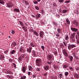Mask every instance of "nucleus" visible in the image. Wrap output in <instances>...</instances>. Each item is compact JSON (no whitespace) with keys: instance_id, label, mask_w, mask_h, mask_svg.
Instances as JSON below:
<instances>
[{"instance_id":"obj_1","label":"nucleus","mask_w":79,"mask_h":79,"mask_svg":"<svg viewBox=\"0 0 79 79\" xmlns=\"http://www.w3.org/2000/svg\"><path fill=\"white\" fill-rule=\"evenodd\" d=\"M35 63L36 66H40L42 64V60L41 59H37L35 60Z\"/></svg>"},{"instance_id":"obj_2","label":"nucleus","mask_w":79,"mask_h":79,"mask_svg":"<svg viewBox=\"0 0 79 79\" xmlns=\"http://www.w3.org/2000/svg\"><path fill=\"white\" fill-rule=\"evenodd\" d=\"M74 47H76V46L74 44H69L68 45V49L70 50L72 48H74Z\"/></svg>"},{"instance_id":"obj_3","label":"nucleus","mask_w":79,"mask_h":79,"mask_svg":"<svg viewBox=\"0 0 79 79\" xmlns=\"http://www.w3.org/2000/svg\"><path fill=\"white\" fill-rule=\"evenodd\" d=\"M19 52L21 53H24L26 52V50L24 48V47L23 46L20 47L19 49Z\"/></svg>"},{"instance_id":"obj_4","label":"nucleus","mask_w":79,"mask_h":79,"mask_svg":"<svg viewBox=\"0 0 79 79\" xmlns=\"http://www.w3.org/2000/svg\"><path fill=\"white\" fill-rule=\"evenodd\" d=\"M6 6L8 8H12L13 6V5L11 2H9L6 4Z\"/></svg>"},{"instance_id":"obj_5","label":"nucleus","mask_w":79,"mask_h":79,"mask_svg":"<svg viewBox=\"0 0 79 79\" xmlns=\"http://www.w3.org/2000/svg\"><path fill=\"white\" fill-rule=\"evenodd\" d=\"M62 53L64 56H68V53H67L66 50L65 49H63L62 50Z\"/></svg>"},{"instance_id":"obj_6","label":"nucleus","mask_w":79,"mask_h":79,"mask_svg":"<svg viewBox=\"0 0 79 79\" xmlns=\"http://www.w3.org/2000/svg\"><path fill=\"white\" fill-rule=\"evenodd\" d=\"M32 50V47L31 46H30L27 49V52H28V53H31Z\"/></svg>"},{"instance_id":"obj_7","label":"nucleus","mask_w":79,"mask_h":79,"mask_svg":"<svg viewBox=\"0 0 79 79\" xmlns=\"http://www.w3.org/2000/svg\"><path fill=\"white\" fill-rule=\"evenodd\" d=\"M39 35L40 37L44 38V32L42 31H41L39 32Z\"/></svg>"},{"instance_id":"obj_8","label":"nucleus","mask_w":79,"mask_h":79,"mask_svg":"<svg viewBox=\"0 0 79 79\" xmlns=\"http://www.w3.org/2000/svg\"><path fill=\"white\" fill-rule=\"evenodd\" d=\"M71 29L72 31L74 32H77L78 31V29L77 28L71 27Z\"/></svg>"},{"instance_id":"obj_9","label":"nucleus","mask_w":79,"mask_h":79,"mask_svg":"<svg viewBox=\"0 0 79 79\" xmlns=\"http://www.w3.org/2000/svg\"><path fill=\"white\" fill-rule=\"evenodd\" d=\"M27 66H24L22 67V72L24 73L26 72V69H27Z\"/></svg>"},{"instance_id":"obj_10","label":"nucleus","mask_w":79,"mask_h":79,"mask_svg":"<svg viewBox=\"0 0 79 79\" xmlns=\"http://www.w3.org/2000/svg\"><path fill=\"white\" fill-rule=\"evenodd\" d=\"M47 59L49 60H52V56L51 55H48L47 56Z\"/></svg>"},{"instance_id":"obj_11","label":"nucleus","mask_w":79,"mask_h":79,"mask_svg":"<svg viewBox=\"0 0 79 79\" xmlns=\"http://www.w3.org/2000/svg\"><path fill=\"white\" fill-rule=\"evenodd\" d=\"M0 60L1 61H3L4 60H5V56H4V55H0Z\"/></svg>"},{"instance_id":"obj_12","label":"nucleus","mask_w":79,"mask_h":79,"mask_svg":"<svg viewBox=\"0 0 79 79\" xmlns=\"http://www.w3.org/2000/svg\"><path fill=\"white\" fill-rule=\"evenodd\" d=\"M44 69L46 71H48L49 69V66L48 65H45L44 66Z\"/></svg>"},{"instance_id":"obj_13","label":"nucleus","mask_w":79,"mask_h":79,"mask_svg":"<svg viewBox=\"0 0 79 79\" xmlns=\"http://www.w3.org/2000/svg\"><path fill=\"white\" fill-rule=\"evenodd\" d=\"M75 34H76L75 33H73L71 35V36L69 37V39L75 38Z\"/></svg>"},{"instance_id":"obj_14","label":"nucleus","mask_w":79,"mask_h":79,"mask_svg":"<svg viewBox=\"0 0 79 79\" xmlns=\"http://www.w3.org/2000/svg\"><path fill=\"white\" fill-rule=\"evenodd\" d=\"M68 58L70 60V61H73V56H72L69 55Z\"/></svg>"},{"instance_id":"obj_15","label":"nucleus","mask_w":79,"mask_h":79,"mask_svg":"<svg viewBox=\"0 0 79 79\" xmlns=\"http://www.w3.org/2000/svg\"><path fill=\"white\" fill-rule=\"evenodd\" d=\"M73 24H74V25L76 26L77 27L79 25L78 23V22L76 20H75L74 22H73Z\"/></svg>"},{"instance_id":"obj_16","label":"nucleus","mask_w":79,"mask_h":79,"mask_svg":"<svg viewBox=\"0 0 79 79\" xmlns=\"http://www.w3.org/2000/svg\"><path fill=\"white\" fill-rule=\"evenodd\" d=\"M34 33V34H35L36 36H39V33L38 32H37L36 31H35L34 30H33L32 31Z\"/></svg>"},{"instance_id":"obj_17","label":"nucleus","mask_w":79,"mask_h":79,"mask_svg":"<svg viewBox=\"0 0 79 79\" xmlns=\"http://www.w3.org/2000/svg\"><path fill=\"white\" fill-rule=\"evenodd\" d=\"M13 11H15V12H17L18 13H19L20 10L18 8H15L14 9Z\"/></svg>"},{"instance_id":"obj_18","label":"nucleus","mask_w":79,"mask_h":79,"mask_svg":"<svg viewBox=\"0 0 79 79\" xmlns=\"http://www.w3.org/2000/svg\"><path fill=\"white\" fill-rule=\"evenodd\" d=\"M73 76L74 77H75V78H77V79H78L79 77V75H78L77 73H75L74 74Z\"/></svg>"},{"instance_id":"obj_19","label":"nucleus","mask_w":79,"mask_h":79,"mask_svg":"<svg viewBox=\"0 0 79 79\" xmlns=\"http://www.w3.org/2000/svg\"><path fill=\"white\" fill-rule=\"evenodd\" d=\"M70 39L72 43H74V42H76V40H75V38H70Z\"/></svg>"},{"instance_id":"obj_20","label":"nucleus","mask_w":79,"mask_h":79,"mask_svg":"<svg viewBox=\"0 0 79 79\" xmlns=\"http://www.w3.org/2000/svg\"><path fill=\"white\" fill-rule=\"evenodd\" d=\"M66 21L67 24L69 25L70 24V21H69L68 18L66 19Z\"/></svg>"},{"instance_id":"obj_21","label":"nucleus","mask_w":79,"mask_h":79,"mask_svg":"<svg viewBox=\"0 0 79 79\" xmlns=\"http://www.w3.org/2000/svg\"><path fill=\"white\" fill-rule=\"evenodd\" d=\"M22 28L24 32H27V29L26 27L23 26L22 27Z\"/></svg>"},{"instance_id":"obj_22","label":"nucleus","mask_w":79,"mask_h":79,"mask_svg":"<svg viewBox=\"0 0 79 79\" xmlns=\"http://www.w3.org/2000/svg\"><path fill=\"white\" fill-rule=\"evenodd\" d=\"M41 15L39 14H38L36 15V19H39Z\"/></svg>"},{"instance_id":"obj_23","label":"nucleus","mask_w":79,"mask_h":79,"mask_svg":"<svg viewBox=\"0 0 79 79\" xmlns=\"http://www.w3.org/2000/svg\"><path fill=\"white\" fill-rule=\"evenodd\" d=\"M60 47L62 48V50H63V49L64 48V44H63V43H61L60 45Z\"/></svg>"},{"instance_id":"obj_24","label":"nucleus","mask_w":79,"mask_h":79,"mask_svg":"<svg viewBox=\"0 0 79 79\" xmlns=\"http://www.w3.org/2000/svg\"><path fill=\"white\" fill-rule=\"evenodd\" d=\"M16 53V50H13L12 51L10 52V55H13L15 54Z\"/></svg>"},{"instance_id":"obj_25","label":"nucleus","mask_w":79,"mask_h":79,"mask_svg":"<svg viewBox=\"0 0 79 79\" xmlns=\"http://www.w3.org/2000/svg\"><path fill=\"white\" fill-rule=\"evenodd\" d=\"M52 23L54 26H55L56 27H57V26L58 25V23H57L56 22L54 21H52Z\"/></svg>"},{"instance_id":"obj_26","label":"nucleus","mask_w":79,"mask_h":79,"mask_svg":"<svg viewBox=\"0 0 79 79\" xmlns=\"http://www.w3.org/2000/svg\"><path fill=\"white\" fill-rule=\"evenodd\" d=\"M30 45L31 46V47H34L36 46V45L35 44H33V42H31L30 44Z\"/></svg>"},{"instance_id":"obj_27","label":"nucleus","mask_w":79,"mask_h":79,"mask_svg":"<svg viewBox=\"0 0 79 79\" xmlns=\"http://www.w3.org/2000/svg\"><path fill=\"white\" fill-rule=\"evenodd\" d=\"M28 69L29 71H32V70L33 69V68L32 67V66H31L29 65L28 66Z\"/></svg>"},{"instance_id":"obj_28","label":"nucleus","mask_w":79,"mask_h":79,"mask_svg":"<svg viewBox=\"0 0 79 79\" xmlns=\"http://www.w3.org/2000/svg\"><path fill=\"white\" fill-rule=\"evenodd\" d=\"M69 70L71 71H74V68L71 67V66H69Z\"/></svg>"},{"instance_id":"obj_29","label":"nucleus","mask_w":79,"mask_h":79,"mask_svg":"<svg viewBox=\"0 0 79 79\" xmlns=\"http://www.w3.org/2000/svg\"><path fill=\"white\" fill-rule=\"evenodd\" d=\"M74 13H76V15H79V13L78 10H75L74 12Z\"/></svg>"},{"instance_id":"obj_30","label":"nucleus","mask_w":79,"mask_h":79,"mask_svg":"<svg viewBox=\"0 0 79 79\" xmlns=\"http://www.w3.org/2000/svg\"><path fill=\"white\" fill-rule=\"evenodd\" d=\"M0 3L3 5L5 4V2L3 0H0Z\"/></svg>"},{"instance_id":"obj_31","label":"nucleus","mask_w":79,"mask_h":79,"mask_svg":"<svg viewBox=\"0 0 79 79\" xmlns=\"http://www.w3.org/2000/svg\"><path fill=\"white\" fill-rule=\"evenodd\" d=\"M13 47H15V46L16 45V43L15 42V41H14L12 42Z\"/></svg>"},{"instance_id":"obj_32","label":"nucleus","mask_w":79,"mask_h":79,"mask_svg":"<svg viewBox=\"0 0 79 79\" xmlns=\"http://www.w3.org/2000/svg\"><path fill=\"white\" fill-rule=\"evenodd\" d=\"M19 23H20V25L21 26L24 27V24L21 21H19Z\"/></svg>"},{"instance_id":"obj_33","label":"nucleus","mask_w":79,"mask_h":79,"mask_svg":"<svg viewBox=\"0 0 79 79\" xmlns=\"http://www.w3.org/2000/svg\"><path fill=\"white\" fill-rule=\"evenodd\" d=\"M32 54L34 56H35L36 55V54H35V52L34 51V50H32Z\"/></svg>"},{"instance_id":"obj_34","label":"nucleus","mask_w":79,"mask_h":79,"mask_svg":"<svg viewBox=\"0 0 79 79\" xmlns=\"http://www.w3.org/2000/svg\"><path fill=\"white\" fill-rule=\"evenodd\" d=\"M65 40L66 41H68V40H69V37H68V35H66L65 36Z\"/></svg>"},{"instance_id":"obj_35","label":"nucleus","mask_w":79,"mask_h":79,"mask_svg":"<svg viewBox=\"0 0 79 79\" xmlns=\"http://www.w3.org/2000/svg\"><path fill=\"white\" fill-rule=\"evenodd\" d=\"M21 79H26V76L23 75L20 77Z\"/></svg>"},{"instance_id":"obj_36","label":"nucleus","mask_w":79,"mask_h":79,"mask_svg":"<svg viewBox=\"0 0 79 79\" xmlns=\"http://www.w3.org/2000/svg\"><path fill=\"white\" fill-rule=\"evenodd\" d=\"M69 75V72H66L64 73V75L65 76H68Z\"/></svg>"},{"instance_id":"obj_37","label":"nucleus","mask_w":79,"mask_h":79,"mask_svg":"<svg viewBox=\"0 0 79 79\" xmlns=\"http://www.w3.org/2000/svg\"><path fill=\"white\" fill-rule=\"evenodd\" d=\"M24 4L26 5V6H28V5H29V3L27 1H25Z\"/></svg>"},{"instance_id":"obj_38","label":"nucleus","mask_w":79,"mask_h":79,"mask_svg":"<svg viewBox=\"0 0 79 79\" xmlns=\"http://www.w3.org/2000/svg\"><path fill=\"white\" fill-rule=\"evenodd\" d=\"M4 52L5 54H6V55H8V50H6L4 51Z\"/></svg>"},{"instance_id":"obj_39","label":"nucleus","mask_w":79,"mask_h":79,"mask_svg":"<svg viewBox=\"0 0 79 79\" xmlns=\"http://www.w3.org/2000/svg\"><path fill=\"white\" fill-rule=\"evenodd\" d=\"M74 58H75L77 60H79V56H76L74 57Z\"/></svg>"},{"instance_id":"obj_40","label":"nucleus","mask_w":79,"mask_h":79,"mask_svg":"<svg viewBox=\"0 0 79 79\" xmlns=\"http://www.w3.org/2000/svg\"><path fill=\"white\" fill-rule=\"evenodd\" d=\"M35 77H36V75H35V74H34L31 76V78H33V79H34V78H35Z\"/></svg>"},{"instance_id":"obj_41","label":"nucleus","mask_w":79,"mask_h":79,"mask_svg":"<svg viewBox=\"0 0 79 79\" xmlns=\"http://www.w3.org/2000/svg\"><path fill=\"white\" fill-rule=\"evenodd\" d=\"M68 12V10H63V13H66V12Z\"/></svg>"},{"instance_id":"obj_42","label":"nucleus","mask_w":79,"mask_h":79,"mask_svg":"<svg viewBox=\"0 0 79 79\" xmlns=\"http://www.w3.org/2000/svg\"><path fill=\"white\" fill-rule=\"evenodd\" d=\"M75 38L77 40H79V36L78 35H77L75 36Z\"/></svg>"},{"instance_id":"obj_43","label":"nucleus","mask_w":79,"mask_h":79,"mask_svg":"<svg viewBox=\"0 0 79 79\" xmlns=\"http://www.w3.org/2000/svg\"><path fill=\"white\" fill-rule=\"evenodd\" d=\"M9 63H12V62H13V60H12V59H11V58H10L9 59Z\"/></svg>"},{"instance_id":"obj_44","label":"nucleus","mask_w":79,"mask_h":79,"mask_svg":"<svg viewBox=\"0 0 79 79\" xmlns=\"http://www.w3.org/2000/svg\"><path fill=\"white\" fill-rule=\"evenodd\" d=\"M63 68L64 69L67 68H68V65L66 64H64L63 66Z\"/></svg>"},{"instance_id":"obj_45","label":"nucleus","mask_w":79,"mask_h":79,"mask_svg":"<svg viewBox=\"0 0 79 79\" xmlns=\"http://www.w3.org/2000/svg\"><path fill=\"white\" fill-rule=\"evenodd\" d=\"M64 25L67 27H69V25L66 23H64Z\"/></svg>"},{"instance_id":"obj_46","label":"nucleus","mask_w":79,"mask_h":79,"mask_svg":"<svg viewBox=\"0 0 79 79\" xmlns=\"http://www.w3.org/2000/svg\"><path fill=\"white\" fill-rule=\"evenodd\" d=\"M57 31L58 33L59 34H60L61 33V30H60V29L59 28H58L57 29Z\"/></svg>"},{"instance_id":"obj_47","label":"nucleus","mask_w":79,"mask_h":79,"mask_svg":"<svg viewBox=\"0 0 79 79\" xmlns=\"http://www.w3.org/2000/svg\"><path fill=\"white\" fill-rule=\"evenodd\" d=\"M58 2L59 3H63V2H64V0H58Z\"/></svg>"},{"instance_id":"obj_48","label":"nucleus","mask_w":79,"mask_h":79,"mask_svg":"<svg viewBox=\"0 0 79 79\" xmlns=\"http://www.w3.org/2000/svg\"><path fill=\"white\" fill-rule=\"evenodd\" d=\"M36 70V71L40 72V68L37 67Z\"/></svg>"},{"instance_id":"obj_49","label":"nucleus","mask_w":79,"mask_h":79,"mask_svg":"<svg viewBox=\"0 0 79 79\" xmlns=\"http://www.w3.org/2000/svg\"><path fill=\"white\" fill-rule=\"evenodd\" d=\"M26 55H27V54L26 53H25L23 54H22V56L23 58H24V57H25Z\"/></svg>"},{"instance_id":"obj_50","label":"nucleus","mask_w":79,"mask_h":79,"mask_svg":"<svg viewBox=\"0 0 79 79\" xmlns=\"http://www.w3.org/2000/svg\"><path fill=\"white\" fill-rule=\"evenodd\" d=\"M53 53L54 55H57L58 54V52H57V51H56L53 52Z\"/></svg>"},{"instance_id":"obj_51","label":"nucleus","mask_w":79,"mask_h":79,"mask_svg":"<svg viewBox=\"0 0 79 79\" xmlns=\"http://www.w3.org/2000/svg\"><path fill=\"white\" fill-rule=\"evenodd\" d=\"M33 3L34 4H37V3H38V2L36 0H34L33 1Z\"/></svg>"},{"instance_id":"obj_52","label":"nucleus","mask_w":79,"mask_h":79,"mask_svg":"<svg viewBox=\"0 0 79 79\" xmlns=\"http://www.w3.org/2000/svg\"><path fill=\"white\" fill-rule=\"evenodd\" d=\"M35 9H36V10H39L40 9L39 8V7H38V6H35Z\"/></svg>"},{"instance_id":"obj_53","label":"nucleus","mask_w":79,"mask_h":79,"mask_svg":"<svg viewBox=\"0 0 79 79\" xmlns=\"http://www.w3.org/2000/svg\"><path fill=\"white\" fill-rule=\"evenodd\" d=\"M72 55L73 56V57H74L75 56H76V53L75 52H73L72 53Z\"/></svg>"},{"instance_id":"obj_54","label":"nucleus","mask_w":79,"mask_h":79,"mask_svg":"<svg viewBox=\"0 0 79 79\" xmlns=\"http://www.w3.org/2000/svg\"><path fill=\"white\" fill-rule=\"evenodd\" d=\"M52 6H56V3L55 2H53L52 4Z\"/></svg>"},{"instance_id":"obj_55","label":"nucleus","mask_w":79,"mask_h":79,"mask_svg":"<svg viewBox=\"0 0 79 79\" xmlns=\"http://www.w3.org/2000/svg\"><path fill=\"white\" fill-rule=\"evenodd\" d=\"M15 31H14V30H12L11 31V34H15Z\"/></svg>"},{"instance_id":"obj_56","label":"nucleus","mask_w":79,"mask_h":79,"mask_svg":"<svg viewBox=\"0 0 79 79\" xmlns=\"http://www.w3.org/2000/svg\"><path fill=\"white\" fill-rule=\"evenodd\" d=\"M31 74L32 73H31V72H28V76H31Z\"/></svg>"},{"instance_id":"obj_57","label":"nucleus","mask_w":79,"mask_h":79,"mask_svg":"<svg viewBox=\"0 0 79 79\" xmlns=\"http://www.w3.org/2000/svg\"><path fill=\"white\" fill-rule=\"evenodd\" d=\"M41 48L42 49V50L44 51V46L43 45L41 46Z\"/></svg>"},{"instance_id":"obj_58","label":"nucleus","mask_w":79,"mask_h":79,"mask_svg":"<svg viewBox=\"0 0 79 79\" xmlns=\"http://www.w3.org/2000/svg\"><path fill=\"white\" fill-rule=\"evenodd\" d=\"M47 63H48V64H50V65H51V64H52V62H51V61H48L47 62Z\"/></svg>"},{"instance_id":"obj_59","label":"nucleus","mask_w":79,"mask_h":79,"mask_svg":"<svg viewBox=\"0 0 79 79\" xmlns=\"http://www.w3.org/2000/svg\"><path fill=\"white\" fill-rule=\"evenodd\" d=\"M63 43L64 45H65V47H66V46H67V43H66L65 42H63Z\"/></svg>"},{"instance_id":"obj_60","label":"nucleus","mask_w":79,"mask_h":79,"mask_svg":"<svg viewBox=\"0 0 79 79\" xmlns=\"http://www.w3.org/2000/svg\"><path fill=\"white\" fill-rule=\"evenodd\" d=\"M55 78H56V77H55L53 76H51V79H55Z\"/></svg>"},{"instance_id":"obj_61","label":"nucleus","mask_w":79,"mask_h":79,"mask_svg":"<svg viewBox=\"0 0 79 79\" xmlns=\"http://www.w3.org/2000/svg\"><path fill=\"white\" fill-rule=\"evenodd\" d=\"M53 67L55 69H57V68H58V66H57L56 65H54L53 66Z\"/></svg>"},{"instance_id":"obj_62","label":"nucleus","mask_w":79,"mask_h":79,"mask_svg":"<svg viewBox=\"0 0 79 79\" xmlns=\"http://www.w3.org/2000/svg\"><path fill=\"white\" fill-rule=\"evenodd\" d=\"M76 71H79V67H78L76 68Z\"/></svg>"},{"instance_id":"obj_63","label":"nucleus","mask_w":79,"mask_h":79,"mask_svg":"<svg viewBox=\"0 0 79 79\" xmlns=\"http://www.w3.org/2000/svg\"><path fill=\"white\" fill-rule=\"evenodd\" d=\"M56 36L57 37H60V34H59L57 33H56Z\"/></svg>"},{"instance_id":"obj_64","label":"nucleus","mask_w":79,"mask_h":79,"mask_svg":"<svg viewBox=\"0 0 79 79\" xmlns=\"http://www.w3.org/2000/svg\"><path fill=\"white\" fill-rule=\"evenodd\" d=\"M19 76L20 77H22V76H23V74L22 73H20L19 74Z\"/></svg>"}]
</instances>
